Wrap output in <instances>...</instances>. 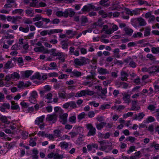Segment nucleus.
Masks as SVG:
<instances>
[{
    "label": "nucleus",
    "mask_w": 159,
    "mask_h": 159,
    "mask_svg": "<svg viewBox=\"0 0 159 159\" xmlns=\"http://www.w3.org/2000/svg\"><path fill=\"white\" fill-rule=\"evenodd\" d=\"M54 135L56 137H59L61 136V132L59 129H56L54 131Z\"/></svg>",
    "instance_id": "49530a36"
},
{
    "label": "nucleus",
    "mask_w": 159,
    "mask_h": 159,
    "mask_svg": "<svg viewBox=\"0 0 159 159\" xmlns=\"http://www.w3.org/2000/svg\"><path fill=\"white\" fill-rule=\"evenodd\" d=\"M110 107V105L107 104L106 105H101L100 108L102 110H104L105 109H109Z\"/></svg>",
    "instance_id": "4d7b16f0"
},
{
    "label": "nucleus",
    "mask_w": 159,
    "mask_h": 159,
    "mask_svg": "<svg viewBox=\"0 0 159 159\" xmlns=\"http://www.w3.org/2000/svg\"><path fill=\"white\" fill-rule=\"evenodd\" d=\"M100 144V147L99 149L100 150L102 151H104L106 152H108V151H106L108 146L107 145L106 142L105 141H101L98 142Z\"/></svg>",
    "instance_id": "423d86ee"
},
{
    "label": "nucleus",
    "mask_w": 159,
    "mask_h": 159,
    "mask_svg": "<svg viewBox=\"0 0 159 159\" xmlns=\"http://www.w3.org/2000/svg\"><path fill=\"white\" fill-rule=\"evenodd\" d=\"M155 120V119L154 117L152 116H149L146 118L145 122L148 123L150 122H154Z\"/></svg>",
    "instance_id": "58836bf2"
},
{
    "label": "nucleus",
    "mask_w": 159,
    "mask_h": 159,
    "mask_svg": "<svg viewBox=\"0 0 159 159\" xmlns=\"http://www.w3.org/2000/svg\"><path fill=\"white\" fill-rule=\"evenodd\" d=\"M21 17L20 16H13L12 18V23L16 24L19 20L21 19Z\"/></svg>",
    "instance_id": "09e8293b"
},
{
    "label": "nucleus",
    "mask_w": 159,
    "mask_h": 159,
    "mask_svg": "<svg viewBox=\"0 0 159 159\" xmlns=\"http://www.w3.org/2000/svg\"><path fill=\"white\" fill-rule=\"evenodd\" d=\"M74 130L75 131L76 133L78 134H80L83 131V128L80 126H75L73 128Z\"/></svg>",
    "instance_id": "393cba45"
},
{
    "label": "nucleus",
    "mask_w": 159,
    "mask_h": 159,
    "mask_svg": "<svg viewBox=\"0 0 159 159\" xmlns=\"http://www.w3.org/2000/svg\"><path fill=\"white\" fill-rule=\"evenodd\" d=\"M33 77L34 79H37L39 80H41V75L39 72H37L33 75Z\"/></svg>",
    "instance_id": "8fccbe9b"
},
{
    "label": "nucleus",
    "mask_w": 159,
    "mask_h": 159,
    "mask_svg": "<svg viewBox=\"0 0 159 159\" xmlns=\"http://www.w3.org/2000/svg\"><path fill=\"white\" fill-rule=\"evenodd\" d=\"M70 107L73 109L76 108L77 107L76 102L75 101L69 102Z\"/></svg>",
    "instance_id": "de8ad7c7"
},
{
    "label": "nucleus",
    "mask_w": 159,
    "mask_h": 159,
    "mask_svg": "<svg viewBox=\"0 0 159 159\" xmlns=\"http://www.w3.org/2000/svg\"><path fill=\"white\" fill-rule=\"evenodd\" d=\"M88 19L86 16H82L80 20V25L82 26H85L88 22Z\"/></svg>",
    "instance_id": "a211bd4d"
},
{
    "label": "nucleus",
    "mask_w": 159,
    "mask_h": 159,
    "mask_svg": "<svg viewBox=\"0 0 159 159\" xmlns=\"http://www.w3.org/2000/svg\"><path fill=\"white\" fill-rule=\"evenodd\" d=\"M151 31V29L148 26L146 27L145 28V30L144 32V35L145 36H147L150 35Z\"/></svg>",
    "instance_id": "c9c22d12"
},
{
    "label": "nucleus",
    "mask_w": 159,
    "mask_h": 159,
    "mask_svg": "<svg viewBox=\"0 0 159 159\" xmlns=\"http://www.w3.org/2000/svg\"><path fill=\"white\" fill-rule=\"evenodd\" d=\"M19 30L20 31L23 32L25 33L28 32L29 31V27L28 25L25 28L20 26L19 28Z\"/></svg>",
    "instance_id": "f704fd0d"
},
{
    "label": "nucleus",
    "mask_w": 159,
    "mask_h": 159,
    "mask_svg": "<svg viewBox=\"0 0 159 159\" xmlns=\"http://www.w3.org/2000/svg\"><path fill=\"white\" fill-rule=\"evenodd\" d=\"M98 71L100 74L101 75H106L109 73L108 71L106 69L102 67H98Z\"/></svg>",
    "instance_id": "f3484780"
},
{
    "label": "nucleus",
    "mask_w": 159,
    "mask_h": 159,
    "mask_svg": "<svg viewBox=\"0 0 159 159\" xmlns=\"http://www.w3.org/2000/svg\"><path fill=\"white\" fill-rule=\"evenodd\" d=\"M23 22L24 24H30L32 23V21L29 18H26L23 20Z\"/></svg>",
    "instance_id": "0e129e2a"
},
{
    "label": "nucleus",
    "mask_w": 159,
    "mask_h": 159,
    "mask_svg": "<svg viewBox=\"0 0 159 159\" xmlns=\"http://www.w3.org/2000/svg\"><path fill=\"white\" fill-rule=\"evenodd\" d=\"M144 116L145 114L143 112H140L137 114H135L133 118V119L134 120L141 121Z\"/></svg>",
    "instance_id": "9d476101"
},
{
    "label": "nucleus",
    "mask_w": 159,
    "mask_h": 159,
    "mask_svg": "<svg viewBox=\"0 0 159 159\" xmlns=\"http://www.w3.org/2000/svg\"><path fill=\"white\" fill-rule=\"evenodd\" d=\"M34 24L36 27L39 28H46L43 25V22L42 21H37Z\"/></svg>",
    "instance_id": "c85d7f7f"
},
{
    "label": "nucleus",
    "mask_w": 159,
    "mask_h": 159,
    "mask_svg": "<svg viewBox=\"0 0 159 159\" xmlns=\"http://www.w3.org/2000/svg\"><path fill=\"white\" fill-rule=\"evenodd\" d=\"M29 143V145L31 146L34 147L36 145V142L33 141V138L31 137L30 138Z\"/></svg>",
    "instance_id": "13d9d810"
},
{
    "label": "nucleus",
    "mask_w": 159,
    "mask_h": 159,
    "mask_svg": "<svg viewBox=\"0 0 159 159\" xmlns=\"http://www.w3.org/2000/svg\"><path fill=\"white\" fill-rule=\"evenodd\" d=\"M23 10L22 9H16L12 11V13L13 14H20L23 12Z\"/></svg>",
    "instance_id": "37998d69"
},
{
    "label": "nucleus",
    "mask_w": 159,
    "mask_h": 159,
    "mask_svg": "<svg viewBox=\"0 0 159 159\" xmlns=\"http://www.w3.org/2000/svg\"><path fill=\"white\" fill-rule=\"evenodd\" d=\"M55 14L58 17H63L66 18V10L64 12L60 11H57Z\"/></svg>",
    "instance_id": "a878e982"
},
{
    "label": "nucleus",
    "mask_w": 159,
    "mask_h": 159,
    "mask_svg": "<svg viewBox=\"0 0 159 159\" xmlns=\"http://www.w3.org/2000/svg\"><path fill=\"white\" fill-rule=\"evenodd\" d=\"M146 10V8H135L132 10L133 16L139 15L142 12L143 10Z\"/></svg>",
    "instance_id": "ddd939ff"
},
{
    "label": "nucleus",
    "mask_w": 159,
    "mask_h": 159,
    "mask_svg": "<svg viewBox=\"0 0 159 159\" xmlns=\"http://www.w3.org/2000/svg\"><path fill=\"white\" fill-rule=\"evenodd\" d=\"M151 146L152 148H154L156 150H159V144L157 143L155 141L151 143Z\"/></svg>",
    "instance_id": "a19ab883"
},
{
    "label": "nucleus",
    "mask_w": 159,
    "mask_h": 159,
    "mask_svg": "<svg viewBox=\"0 0 159 159\" xmlns=\"http://www.w3.org/2000/svg\"><path fill=\"white\" fill-rule=\"evenodd\" d=\"M114 57L117 58L120 57V55L119 54L120 50L118 48H116L114 49L113 51Z\"/></svg>",
    "instance_id": "2f4dec72"
},
{
    "label": "nucleus",
    "mask_w": 159,
    "mask_h": 159,
    "mask_svg": "<svg viewBox=\"0 0 159 159\" xmlns=\"http://www.w3.org/2000/svg\"><path fill=\"white\" fill-rule=\"evenodd\" d=\"M59 145L62 149H67L69 146V144L66 142H62L59 144Z\"/></svg>",
    "instance_id": "c756f323"
},
{
    "label": "nucleus",
    "mask_w": 159,
    "mask_h": 159,
    "mask_svg": "<svg viewBox=\"0 0 159 159\" xmlns=\"http://www.w3.org/2000/svg\"><path fill=\"white\" fill-rule=\"evenodd\" d=\"M74 62L75 66H81L89 63V60L84 57H82L80 59H75Z\"/></svg>",
    "instance_id": "f257e3e1"
},
{
    "label": "nucleus",
    "mask_w": 159,
    "mask_h": 159,
    "mask_svg": "<svg viewBox=\"0 0 159 159\" xmlns=\"http://www.w3.org/2000/svg\"><path fill=\"white\" fill-rule=\"evenodd\" d=\"M106 123L105 122H101L100 123L96 124V127L97 129L98 130L102 129L103 127L104 126L106 125Z\"/></svg>",
    "instance_id": "cd10ccee"
},
{
    "label": "nucleus",
    "mask_w": 159,
    "mask_h": 159,
    "mask_svg": "<svg viewBox=\"0 0 159 159\" xmlns=\"http://www.w3.org/2000/svg\"><path fill=\"white\" fill-rule=\"evenodd\" d=\"M45 116L43 115L36 118L35 121V124L39 125L40 123H42L45 118Z\"/></svg>",
    "instance_id": "6ab92c4d"
},
{
    "label": "nucleus",
    "mask_w": 159,
    "mask_h": 159,
    "mask_svg": "<svg viewBox=\"0 0 159 159\" xmlns=\"http://www.w3.org/2000/svg\"><path fill=\"white\" fill-rule=\"evenodd\" d=\"M143 36V34L140 32L134 33L132 36L134 38H140Z\"/></svg>",
    "instance_id": "a18cd8bd"
},
{
    "label": "nucleus",
    "mask_w": 159,
    "mask_h": 159,
    "mask_svg": "<svg viewBox=\"0 0 159 159\" xmlns=\"http://www.w3.org/2000/svg\"><path fill=\"white\" fill-rule=\"evenodd\" d=\"M12 61L11 60H9L7 63L5 64V67L6 69H9L11 68L12 66L11 65Z\"/></svg>",
    "instance_id": "052dcab7"
},
{
    "label": "nucleus",
    "mask_w": 159,
    "mask_h": 159,
    "mask_svg": "<svg viewBox=\"0 0 159 159\" xmlns=\"http://www.w3.org/2000/svg\"><path fill=\"white\" fill-rule=\"evenodd\" d=\"M75 12L71 9H69L66 10V18L69 16L72 17L75 14Z\"/></svg>",
    "instance_id": "4468645a"
},
{
    "label": "nucleus",
    "mask_w": 159,
    "mask_h": 159,
    "mask_svg": "<svg viewBox=\"0 0 159 159\" xmlns=\"http://www.w3.org/2000/svg\"><path fill=\"white\" fill-rule=\"evenodd\" d=\"M68 116V114L65 113L60 116V121L62 124H65L66 123Z\"/></svg>",
    "instance_id": "f8f14e48"
},
{
    "label": "nucleus",
    "mask_w": 159,
    "mask_h": 159,
    "mask_svg": "<svg viewBox=\"0 0 159 159\" xmlns=\"http://www.w3.org/2000/svg\"><path fill=\"white\" fill-rule=\"evenodd\" d=\"M148 73L150 74L154 73L156 72H159V66H153L148 68Z\"/></svg>",
    "instance_id": "0eeeda50"
},
{
    "label": "nucleus",
    "mask_w": 159,
    "mask_h": 159,
    "mask_svg": "<svg viewBox=\"0 0 159 159\" xmlns=\"http://www.w3.org/2000/svg\"><path fill=\"white\" fill-rule=\"evenodd\" d=\"M95 23L97 26H102L104 23L102 19H99L98 21Z\"/></svg>",
    "instance_id": "6e6d98bb"
},
{
    "label": "nucleus",
    "mask_w": 159,
    "mask_h": 159,
    "mask_svg": "<svg viewBox=\"0 0 159 159\" xmlns=\"http://www.w3.org/2000/svg\"><path fill=\"white\" fill-rule=\"evenodd\" d=\"M76 117L75 116H73L69 117V121L71 123H75L76 122Z\"/></svg>",
    "instance_id": "69168bd1"
},
{
    "label": "nucleus",
    "mask_w": 159,
    "mask_h": 159,
    "mask_svg": "<svg viewBox=\"0 0 159 159\" xmlns=\"http://www.w3.org/2000/svg\"><path fill=\"white\" fill-rule=\"evenodd\" d=\"M82 75V73L80 72L75 70L71 73V75L70 76L71 77H77L80 76Z\"/></svg>",
    "instance_id": "4be33fe9"
},
{
    "label": "nucleus",
    "mask_w": 159,
    "mask_h": 159,
    "mask_svg": "<svg viewBox=\"0 0 159 159\" xmlns=\"http://www.w3.org/2000/svg\"><path fill=\"white\" fill-rule=\"evenodd\" d=\"M69 134L71 138L76 137L78 135L75 131L73 129L72 130L71 132H70Z\"/></svg>",
    "instance_id": "e2e57ef3"
},
{
    "label": "nucleus",
    "mask_w": 159,
    "mask_h": 159,
    "mask_svg": "<svg viewBox=\"0 0 159 159\" xmlns=\"http://www.w3.org/2000/svg\"><path fill=\"white\" fill-rule=\"evenodd\" d=\"M11 109L12 110H17L20 109V107L17 103H16L14 101L11 102Z\"/></svg>",
    "instance_id": "b1692460"
},
{
    "label": "nucleus",
    "mask_w": 159,
    "mask_h": 159,
    "mask_svg": "<svg viewBox=\"0 0 159 159\" xmlns=\"http://www.w3.org/2000/svg\"><path fill=\"white\" fill-rule=\"evenodd\" d=\"M94 7L93 6L90 5H85L82 9V11L84 12L89 11L91 9L93 8Z\"/></svg>",
    "instance_id": "5701e85b"
},
{
    "label": "nucleus",
    "mask_w": 159,
    "mask_h": 159,
    "mask_svg": "<svg viewBox=\"0 0 159 159\" xmlns=\"http://www.w3.org/2000/svg\"><path fill=\"white\" fill-rule=\"evenodd\" d=\"M101 94L99 95L102 98H106L105 95L107 93V88L102 89H101Z\"/></svg>",
    "instance_id": "473e14b6"
},
{
    "label": "nucleus",
    "mask_w": 159,
    "mask_h": 159,
    "mask_svg": "<svg viewBox=\"0 0 159 159\" xmlns=\"http://www.w3.org/2000/svg\"><path fill=\"white\" fill-rule=\"evenodd\" d=\"M57 116L54 113L48 115L46 118V120L50 123H55L57 121Z\"/></svg>",
    "instance_id": "20e7f679"
},
{
    "label": "nucleus",
    "mask_w": 159,
    "mask_h": 159,
    "mask_svg": "<svg viewBox=\"0 0 159 159\" xmlns=\"http://www.w3.org/2000/svg\"><path fill=\"white\" fill-rule=\"evenodd\" d=\"M0 120L5 124H8L10 122L7 120V118L5 116H2L0 117Z\"/></svg>",
    "instance_id": "7c9ffc66"
},
{
    "label": "nucleus",
    "mask_w": 159,
    "mask_h": 159,
    "mask_svg": "<svg viewBox=\"0 0 159 159\" xmlns=\"http://www.w3.org/2000/svg\"><path fill=\"white\" fill-rule=\"evenodd\" d=\"M33 73V71L31 70H26L23 72V75L25 77L28 78Z\"/></svg>",
    "instance_id": "ea45409f"
},
{
    "label": "nucleus",
    "mask_w": 159,
    "mask_h": 159,
    "mask_svg": "<svg viewBox=\"0 0 159 159\" xmlns=\"http://www.w3.org/2000/svg\"><path fill=\"white\" fill-rule=\"evenodd\" d=\"M49 66L52 67V68H49V70H55L56 69L57 66L56 64L54 62H52L49 64Z\"/></svg>",
    "instance_id": "864d4df0"
},
{
    "label": "nucleus",
    "mask_w": 159,
    "mask_h": 159,
    "mask_svg": "<svg viewBox=\"0 0 159 159\" xmlns=\"http://www.w3.org/2000/svg\"><path fill=\"white\" fill-rule=\"evenodd\" d=\"M34 51L36 52H42L44 50V47L41 46L40 47H36L34 48Z\"/></svg>",
    "instance_id": "79ce46f5"
},
{
    "label": "nucleus",
    "mask_w": 159,
    "mask_h": 159,
    "mask_svg": "<svg viewBox=\"0 0 159 159\" xmlns=\"http://www.w3.org/2000/svg\"><path fill=\"white\" fill-rule=\"evenodd\" d=\"M48 34L50 35L54 33H61L62 32L63 30L61 29H52L50 30H48Z\"/></svg>",
    "instance_id": "412c9836"
},
{
    "label": "nucleus",
    "mask_w": 159,
    "mask_h": 159,
    "mask_svg": "<svg viewBox=\"0 0 159 159\" xmlns=\"http://www.w3.org/2000/svg\"><path fill=\"white\" fill-rule=\"evenodd\" d=\"M69 53L70 55H74L76 56H78L80 54L79 51L75 50V48L73 46H71L70 48Z\"/></svg>",
    "instance_id": "6e6552de"
},
{
    "label": "nucleus",
    "mask_w": 159,
    "mask_h": 159,
    "mask_svg": "<svg viewBox=\"0 0 159 159\" xmlns=\"http://www.w3.org/2000/svg\"><path fill=\"white\" fill-rule=\"evenodd\" d=\"M63 158V155H59L58 153L55 154L53 156L54 159H61Z\"/></svg>",
    "instance_id": "338daca9"
},
{
    "label": "nucleus",
    "mask_w": 159,
    "mask_h": 159,
    "mask_svg": "<svg viewBox=\"0 0 159 159\" xmlns=\"http://www.w3.org/2000/svg\"><path fill=\"white\" fill-rule=\"evenodd\" d=\"M128 76V74L125 72H122L121 73L120 79L122 81H126L127 80V77Z\"/></svg>",
    "instance_id": "bb28decb"
},
{
    "label": "nucleus",
    "mask_w": 159,
    "mask_h": 159,
    "mask_svg": "<svg viewBox=\"0 0 159 159\" xmlns=\"http://www.w3.org/2000/svg\"><path fill=\"white\" fill-rule=\"evenodd\" d=\"M130 95L128 94H124L123 95V99L125 103H129L131 102Z\"/></svg>",
    "instance_id": "dca6fc26"
},
{
    "label": "nucleus",
    "mask_w": 159,
    "mask_h": 159,
    "mask_svg": "<svg viewBox=\"0 0 159 159\" xmlns=\"http://www.w3.org/2000/svg\"><path fill=\"white\" fill-rule=\"evenodd\" d=\"M98 13L103 18H106L108 16L106 11L103 10H100L98 12Z\"/></svg>",
    "instance_id": "72a5a7b5"
},
{
    "label": "nucleus",
    "mask_w": 159,
    "mask_h": 159,
    "mask_svg": "<svg viewBox=\"0 0 159 159\" xmlns=\"http://www.w3.org/2000/svg\"><path fill=\"white\" fill-rule=\"evenodd\" d=\"M131 20L133 22H136L140 26H145L147 24L145 20L141 17L134 19Z\"/></svg>",
    "instance_id": "7ed1b4c3"
},
{
    "label": "nucleus",
    "mask_w": 159,
    "mask_h": 159,
    "mask_svg": "<svg viewBox=\"0 0 159 159\" xmlns=\"http://www.w3.org/2000/svg\"><path fill=\"white\" fill-rule=\"evenodd\" d=\"M42 17L40 15H36L35 17L33 18V21L34 22L42 20Z\"/></svg>",
    "instance_id": "3c124183"
},
{
    "label": "nucleus",
    "mask_w": 159,
    "mask_h": 159,
    "mask_svg": "<svg viewBox=\"0 0 159 159\" xmlns=\"http://www.w3.org/2000/svg\"><path fill=\"white\" fill-rule=\"evenodd\" d=\"M134 2H137V4L140 5L143 4L148 5V3L147 1H145L143 0H136Z\"/></svg>",
    "instance_id": "4c0bfd02"
},
{
    "label": "nucleus",
    "mask_w": 159,
    "mask_h": 159,
    "mask_svg": "<svg viewBox=\"0 0 159 159\" xmlns=\"http://www.w3.org/2000/svg\"><path fill=\"white\" fill-rule=\"evenodd\" d=\"M135 138L132 136H129L125 139L126 141H130L131 143H133L135 140Z\"/></svg>",
    "instance_id": "bf43d9fd"
},
{
    "label": "nucleus",
    "mask_w": 159,
    "mask_h": 159,
    "mask_svg": "<svg viewBox=\"0 0 159 159\" xmlns=\"http://www.w3.org/2000/svg\"><path fill=\"white\" fill-rule=\"evenodd\" d=\"M50 52H51V56L53 57H61L63 55V53L57 51V49L55 48L52 49Z\"/></svg>",
    "instance_id": "1a4fd4ad"
},
{
    "label": "nucleus",
    "mask_w": 159,
    "mask_h": 159,
    "mask_svg": "<svg viewBox=\"0 0 159 159\" xmlns=\"http://www.w3.org/2000/svg\"><path fill=\"white\" fill-rule=\"evenodd\" d=\"M156 108V107L154 105L152 104L149 105L147 107V109L151 112L155 111Z\"/></svg>",
    "instance_id": "680f3d73"
},
{
    "label": "nucleus",
    "mask_w": 159,
    "mask_h": 159,
    "mask_svg": "<svg viewBox=\"0 0 159 159\" xmlns=\"http://www.w3.org/2000/svg\"><path fill=\"white\" fill-rule=\"evenodd\" d=\"M10 108V104L8 103H4L2 104L0 106V111L3 112H7L6 109L9 110Z\"/></svg>",
    "instance_id": "39448f33"
},
{
    "label": "nucleus",
    "mask_w": 159,
    "mask_h": 159,
    "mask_svg": "<svg viewBox=\"0 0 159 159\" xmlns=\"http://www.w3.org/2000/svg\"><path fill=\"white\" fill-rule=\"evenodd\" d=\"M38 93L35 91H32L30 93V97L32 98H36L38 97Z\"/></svg>",
    "instance_id": "603ef678"
},
{
    "label": "nucleus",
    "mask_w": 159,
    "mask_h": 159,
    "mask_svg": "<svg viewBox=\"0 0 159 159\" xmlns=\"http://www.w3.org/2000/svg\"><path fill=\"white\" fill-rule=\"evenodd\" d=\"M46 12V14L48 16H51L52 13V10L51 9H45L44 11Z\"/></svg>",
    "instance_id": "774afa93"
},
{
    "label": "nucleus",
    "mask_w": 159,
    "mask_h": 159,
    "mask_svg": "<svg viewBox=\"0 0 159 159\" xmlns=\"http://www.w3.org/2000/svg\"><path fill=\"white\" fill-rule=\"evenodd\" d=\"M151 51L152 53L155 54H157L159 53V47H152L151 49Z\"/></svg>",
    "instance_id": "5fc2aeb1"
},
{
    "label": "nucleus",
    "mask_w": 159,
    "mask_h": 159,
    "mask_svg": "<svg viewBox=\"0 0 159 159\" xmlns=\"http://www.w3.org/2000/svg\"><path fill=\"white\" fill-rule=\"evenodd\" d=\"M25 12L27 16L30 17H33L34 14V9L31 8L26 9Z\"/></svg>",
    "instance_id": "2eb2a0df"
},
{
    "label": "nucleus",
    "mask_w": 159,
    "mask_h": 159,
    "mask_svg": "<svg viewBox=\"0 0 159 159\" xmlns=\"http://www.w3.org/2000/svg\"><path fill=\"white\" fill-rule=\"evenodd\" d=\"M124 30L125 31V34L129 36L131 35L134 32L132 29L128 27L125 28L124 29Z\"/></svg>",
    "instance_id": "aec40b11"
},
{
    "label": "nucleus",
    "mask_w": 159,
    "mask_h": 159,
    "mask_svg": "<svg viewBox=\"0 0 159 159\" xmlns=\"http://www.w3.org/2000/svg\"><path fill=\"white\" fill-rule=\"evenodd\" d=\"M43 98L45 100V101L48 103H51L52 102V94L51 93L47 94Z\"/></svg>",
    "instance_id": "9b49d317"
},
{
    "label": "nucleus",
    "mask_w": 159,
    "mask_h": 159,
    "mask_svg": "<svg viewBox=\"0 0 159 159\" xmlns=\"http://www.w3.org/2000/svg\"><path fill=\"white\" fill-rule=\"evenodd\" d=\"M30 85L27 84L26 83H24L23 82H20L18 84V87L19 88H23L25 87H28L30 86Z\"/></svg>",
    "instance_id": "e433bc0d"
},
{
    "label": "nucleus",
    "mask_w": 159,
    "mask_h": 159,
    "mask_svg": "<svg viewBox=\"0 0 159 159\" xmlns=\"http://www.w3.org/2000/svg\"><path fill=\"white\" fill-rule=\"evenodd\" d=\"M11 78L13 79H19L20 77L19 74L16 72H15L11 74Z\"/></svg>",
    "instance_id": "c03bdc74"
},
{
    "label": "nucleus",
    "mask_w": 159,
    "mask_h": 159,
    "mask_svg": "<svg viewBox=\"0 0 159 159\" xmlns=\"http://www.w3.org/2000/svg\"><path fill=\"white\" fill-rule=\"evenodd\" d=\"M86 127L89 130V132L87 134L88 136H93L96 134V129L90 123L86 125Z\"/></svg>",
    "instance_id": "f03ea898"
}]
</instances>
